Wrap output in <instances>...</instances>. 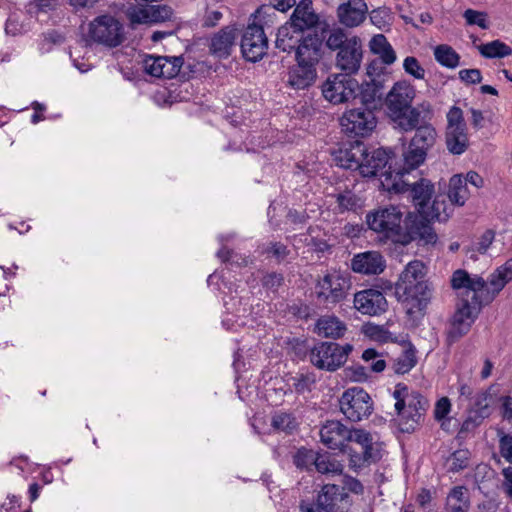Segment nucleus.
Returning <instances> with one entry per match:
<instances>
[{
  "instance_id": "nucleus-26",
  "label": "nucleus",
  "mask_w": 512,
  "mask_h": 512,
  "mask_svg": "<svg viewBox=\"0 0 512 512\" xmlns=\"http://www.w3.org/2000/svg\"><path fill=\"white\" fill-rule=\"evenodd\" d=\"M319 18L314 12L312 3L308 0L301 1L294 9L290 20L296 30L304 33L305 30L311 29L317 25Z\"/></svg>"
},
{
  "instance_id": "nucleus-22",
  "label": "nucleus",
  "mask_w": 512,
  "mask_h": 512,
  "mask_svg": "<svg viewBox=\"0 0 512 512\" xmlns=\"http://www.w3.org/2000/svg\"><path fill=\"white\" fill-rule=\"evenodd\" d=\"M368 6L364 0H348L337 8L339 22L348 28L361 25L366 19Z\"/></svg>"
},
{
  "instance_id": "nucleus-11",
  "label": "nucleus",
  "mask_w": 512,
  "mask_h": 512,
  "mask_svg": "<svg viewBox=\"0 0 512 512\" xmlns=\"http://www.w3.org/2000/svg\"><path fill=\"white\" fill-rule=\"evenodd\" d=\"M89 36L94 42L107 47H116L124 40V28L113 16L102 15L90 23Z\"/></svg>"
},
{
  "instance_id": "nucleus-20",
  "label": "nucleus",
  "mask_w": 512,
  "mask_h": 512,
  "mask_svg": "<svg viewBox=\"0 0 512 512\" xmlns=\"http://www.w3.org/2000/svg\"><path fill=\"white\" fill-rule=\"evenodd\" d=\"M348 494L343 487L326 484L317 497V504L326 512H344L348 504Z\"/></svg>"
},
{
  "instance_id": "nucleus-3",
  "label": "nucleus",
  "mask_w": 512,
  "mask_h": 512,
  "mask_svg": "<svg viewBox=\"0 0 512 512\" xmlns=\"http://www.w3.org/2000/svg\"><path fill=\"white\" fill-rule=\"evenodd\" d=\"M415 89L407 81L396 82L385 98L387 116L393 129H410L419 121V114L429 112L430 104L412 106Z\"/></svg>"
},
{
  "instance_id": "nucleus-59",
  "label": "nucleus",
  "mask_w": 512,
  "mask_h": 512,
  "mask_svg": "<svg viewBox=\"0 0 512 512\" xmlns=\"http://www.w3.org/2000/svg\"><path fill=\"white\" fill-rule=\"evenodd\" d=\"M57 0H35L34 3L29 4V11L33 12H48L57 7Z\"/></svg>"
},
{
  "instance_id": "nucleus-62",
  "label": "nucleus",
  "mask_w": 512,
  "mask_h": 512,
  "mask_svg": "<svg viewBox=\"0 0 512 512\" xmlns=\"http://www.w3.org/2000/svg\"><path fill=\"white\" fill-rule=\"evenodd\" d=\"M222 12L218 11V10H212V11H207L205 17H204V20H203V26L205 27H208V28H212L214 26H216L219 21L222 19Z\"/></svg>"
},
{
  "instance_id": "nucleus-33",
  "label": "nucleus",
  "mask_w": 512,
  "mask_h": 512,
  "mask_svg": "<svg viewBox=\"0 0 512 512\" xmlns=\"http://www.w3.org/2000/svg\"><path fill=\"white\" fill-rule=\"evenodd\" d=\"M467 129L446 130V146L450 153L460 155L466 151L469 145Z\"/></svg>"
},
{
  "instance_id": "nucleus-10",
  "label": "nucleus",
  "mask_w": 512,
  "mask_h": 512,
  "mask_svg": "<svg viewBox=\"0 0 512 512\" xmlns=\"http://www.w3.org/2000/svg\"><path fill=\"white\" fill-rule=\"evenodd\" d=\"M376 125L374 112L364 107L349 109L340 118L342 131L350 137H366L372 133Z\"/></svg>"
},
{
  "instance_id": "nucleus-39",
  "label": "nucleus",
  "mask_w": 512,
  "mask_h": 512,
  "mask_svg": "<svg viewBox=\"0 0 512 512\" xmlns=\"http://www.w3.org/2000/svg\"><path fill=\"white\" fill-rule=\"evenodd\" d=\"M436 61L447 68H456L459 65V54L449 45H438L434 49Z\"/></svg>"
},
{
  "instance_id": "nucleus-45",
  "label": "nucleus",
  "mask_w": 512,
  "mask_h": 512,
  "mask_svg": "<svg viewBox=\"0 0 512 512\" xmlns=\"http://www.w3.org/2000/svg\"><path fill=\"white\" fill-rule=\"evenodd\" d=\"M349 38L341 28H336L328 33L325 44L332 51H340L348 43Z\"/></svg>"
},
{
  "instance_id": "nucleus-23",
  "label": "nucleus",
  "mask_w": 512,
  "mask_h": 512,
  "mask_svg": "<svg viewBox=\"0 0 512 512\" xmlns=\"http://www.w3.org/2000/svg\"><path fill=\"white\" fill-rule=\"evenodd\" d=\"M385 259L378 251H367L353 257L351 267L354 272L375 275L384 271Z\"/></svg>"
},
{
  "instance_id": "nucleus-48",
  "label": "nucleus",
  "mask_w": 512,
  "mask_h": 512,
  "mask_svg": "<svg viewBox=\"0 0 512 512\" xmlns=\"http://www.w3.org/2000/svg\"><path fill=\"white\" fill-rule=\"evenodd\" d=\"M463 17L468 25H477L482 29L489 27L487 13L473 9L465 10Z\"/></svg>"
},
{
  "instance_id": "nucleus-9",
  "label": "nucleus",
  "mask_w": 512,
  "mask_h": 512,
  "mask_svg": "<svg viewBox=\"0 0 512 512\" xmlns=\"http://www.w3.org/2000/svg\"><path fill=\"white\" fill-rule=\"evenodd\" d=\"M340 410L344 416L353 422L368 417L373 410V401L370 395L362 388L347 389L339 400Z\"/></svg>"
},
{
  "instance_id": "nucleus-30",
  "label": "nucleus",
  "mask_w": 512,
  "mask_h": 512,
  "mask_svg": "<svg viewBox=\"0 0 512 512\" xmlns=\"http://www.w3.org/2000/svg\"><path fill=\"white\" fill-rule=\"evenodd\" d=\"M236 39L235 29L227 26L215 34L210 43V52L219 57H228Z\"/></svg>"
},
{
  "instance_id": "nucleus-5",
  "label": "nucleus",
  "mask_w": 512,
  "mask_h": 512,
  "mask_svg": "<svg viewBox=\"0 0 512 512\" xmlns=\"http://www.w3.org/2000/svg\"><path fill=\"white\" fill-rule=\"evenodd\" d=\"M396 400L398 426L402 432H412L423 421L428 401L419 392L409 390L403 384H397L393 392Z\"/></svg>"
},
{
  "instance_id": "nucleus-41",
  "label": "nucleus",
  "mask_w": 512,
  "mask_h": 512,
  "mask_svg": "<svg viewBox=\"0 0 512 512\" xmlns=\"http://www.w3.org/2000/svg\"><path fill=\"white\" fill-rule=\"evenodd\" d=\"M271 425L275 430L292 433L298 427L296 418L287 412H276L272 416Z\"/></svg>"
},
{
  "instance_id": "nucleus-60",
  "label": "nucleus",
  "mask_w": 512,
  "mask_h": 512,
  "mask_svg": "<svg viewBox=\"0 0 512 512\" xmlns=\"http://www.w3.org/2000/svg\"><path fill=\"white\" fill-rule=\"evenodd\" d=\"M337 202L341 211L353 209L357 204V198L351 192L338 194Z\"/></svg>"
},
{
  "instance_id": "nucleus-51",
  "label": "nucleus",
  "mask_w": 512,
  "mask_h": 512,
  "mask_svg": "<svg viewBox=\"0 0 512 512\" xmlns=\"http://www.w3.org/2000/svg\"><path fill=\"white\" fill-rule=\"evenodd\" d=\"M403 68L407 74L413 76L416 79H424L425 77L424 68L413 56H408L404 59Z\"/></svg>"
},
{
  "instance_id": "nucleus-27",
  "label": "nucleus",
  "mask_w": 512,
  "mask_h": 512,
  "mask_svg": "<svg viewBox=\"0 0 512 512\" xmlns=\"http://www.w3.org/2000/svg\"><path fill=\"white\" fill-rule=\"evenodd\" d=\"M317 77V70L310 65L296 63L289 68L287 84L295 89L302 90L311 86Z\"/></svg>"
},
{
  "instance_id": "nucleus-17",
  "label": "nucleus",
  "mask_w": 512,
  "mask_h": 512,
  "mask_svg": "<svg viewBox=\"0 0 512 512\" xmlns=\"http://www.w3.org/2000/svg\"><path fill=\"white\" fill-rule=\"evenodd\" d=\"M183 65L181 57L147 56L143 61L144 71L158 78L175 77Z\"/></svg>"
},
{
  "instance_id": "nucleus-32",
  "label": "nucleus",
  "mask_w": 512,
  "mask_h": 512,
  "mask_svg": "<svg viewBox=\"0 0 512 512\" xmlns=\"http://www.w3.org/2000/svg\"><path fill=\"white\" fill-rule=\"evenodd\" d=\"M411 187L412 197L415 205L419 207V213L425 211V207L434 193V185L427 179H421Z\"/></svg>"
},
{
  "instance_id": "nucleus-35",
  "label": "nucleus",
  "mask_w": 512,
  "mask_h": 512,
  "mask_svg": "<svg viewBox=\"0 0 512 512\" xmlns=\"http://www.w3.org/2000/svg\"><path fill=\"white\" fill-rule=\"evenodd\" d=\"M370 49L374 54L379 55L382 62L391 65L396 60V53L392 46L382 34L375 35L370 41Z\"/></svg>"
},
{
  "instance_id": "nucleus-63",
  "label": "nucleus",
  "mask_w": 512,
  "mask_h": 512,
  "mask_svg": "<svg viewBox=\"0 0 512 512\" xmlns=\"http://www.w3.org/2000/svg\"><path fill=\"white\" fill-rule=\"evenodd\" d=\"M314 459L312 452L299 450L295 456L294 462L298 467H304L309 462H314Z\"/></svg>"
},
{
  "instance_id": "nucleus-31",
  "label": "nucleus",
  "mask_w": 512,
  "mask_h": 512,
  "mask_svg": "<svg viewBox=\"0 0 512 512\" xmlns=\"http://www.w3.org/2000/svg\"><path fill=\"white\" fill-rule=\"evenodd\" d=\"M304 38L301 31L296 30L293 25L286 22L278 29L275 44L278 49L290 53Z\"/></svg>"
},
{
  "instance_id": "nucleus-55",
  "label": "nucleus",
  "mask_w": 512,
  "mask_h": 512,
  "mask_svg": "<svg viewBox=\"0 0 512 512\" xmlns=\"http://www.w3.org/2000/svg\"><path fill=\"white\" fill-rule=\"evenodd\" d=\"M459 78L466 84H477L482 81L481 71L479 69H462L458 73Z\"/></svg>"
},
{
  "instance_id": "nucleus-46",
  "label": "nucleus",
  "mask_w": 512,
  "mask_h": 512,
  "mask_svg": "<svg viewBox=\"0 0 512 512\" xmlns=\"http://www.w3.org/2000/svg\"><path fill=\"white\" fill-rule=\"evenodd\" d=\"M470 453L466 449L456 450L447 460L449 470L458 472L468 466Z\"/></svg>"
},
{
  "instance_id": "nucleus-16",
  "label": "nucleus",
  "mask_w": 512,
  "mask_h": 512,
  "mask_svg": "<svg viewBox=\"0 0 512 512\" xmlns=\"http://www.w3.org/2000/svg\"><path fill=\"white\" fill-rule=\"evenodd\" d=\"M363 57L362 43L357 36H351L348 43L336 55V66L351 75L360 69Z\"/></svg>"
},
{
  "instance_id": "nucleus-7",
  "label": "nucleus",
  "mask_w": 512,
  "mask_h": 512,
  "mask_svg": "<svg viewBox=\"0 0 512 512\" xmlns=\"http://www.w3.org/2000/svg\"><path fill=\"white\" fill-rule=\"evenodd\" d=\"M346 452L350 456V465L354 468H361L377 461L380 452L372 435L362 429L349 431Z\"/></svg>"
},
{
  "instance_id": "nucleus-44",
  "label": "nucleus",
  "mask_w": 512,
  "mask_h": 512,
  "mask_svg": "<svg viewBox=\"0 0 512 512\" xmlns=\"http://www.w3.org/2000/svg\"><path fill=\"white\" fill-rule=\"evenodd\" d=\"M492 396L488 390L480 391L475 396L474 413L482 418H486L490 414V404Z\"/></svg>"
},
{
  "instance_id": "nucleus-13",
  "label": "nucleus",
  "mask_w": 512,
  "mask_h": 512,
  "mask_svg": "<svg viewBox=\"0 0 512 512\" xmlns=\"http://www.w3.org/2000/svg\"><path fill=\"white\" fill-rule=\"evenodd\" d=\"M351 288L350 279L340 273H328L316 285V295L324 304H336L342 301Z\"/></svg>"
},
{
  "instance_id": "nucleus-47",
  "label": "nucleus",
  "mask_w": 512,
  "mask_h": 512,
  "mask_svg": "<svg viewBox=\"0 0 512 512\" xmlns=\"http://www.w3.org/2000/svg\"><path fill=\"white\" fill-rule=\"evenodd\" d=\"M362 359L366 362H372L370 369L373 372L380 373L386 368V362L373 348H368L362 353Z\"/></svg>"
},
{
  "instance_id": "nucleus-8",
  "label": "nucleus",
  "mask_w": 512,
  "mask_h": 512,
  "mask_svg": "<svg viewBox=\"0 0 512 512\" xmlns=\"http://www.w3.org/2000/svg\"><path fill=\"white\" fill-rule=\"evenodd\" d=\"M352 350L350 344L319 342L311 349L309 358L318 369L334 372L345 364Z\"/></svg>"
},
{
  "instance_id": "nucleus-38",
  "label": "nucleus",
  "mask_w": 512,
  "mask_h": 512,
  "mask_svg": "<svg viewBox=\"0 0 512 512\" xmlns=\"http://www.w3.org/2000/svg\"><path fill=\"white\" fill-rule=\"evenodd\" d=\"M478 51L485 58H504L512 54V48L500 40H493L478 46Z\"/></svg>"
},
{
  "instance_id": "nucleus-61",
  "label": "nucleus",
  "mask_w": 512,
  "mask_h": 512,
  "mask_svg": "<svg viewBox=\"0 0 512 512\" xmlns=\"http://www.w3.org/2000/svg\"><path fill=\"white\" fill-rule=\"evenodd\" d=\"M494 237L495 233L492 230L485 231L476 244V250L481 254L486 253L492 244Z\"/></svg>"
},
{
  "instance_id": "nucleus-52",
  "label": "nucleus",
  "mask_w": 512,
  "mask_h": 512,
  "mask_svg": "<svg viewBox=\"0 0 512 512\" xmlns=\"http://www.w3.org/2000/svg\"><path fill=\"white\" fill-rule=\"evenodd\" d=\"M314 464L320 473H340V464L331 462L327 457L319 456L314 459Z\"/></svg>"
},
{
  "instance_id": "nucleus-36",
  "label": "nucleus",
  "mask_w": 512,
  "mask_h": 512,
  "mask_svg": "<svg viewBox=\"0 0 512 512\" xmlns=\"http://www.w3.org/2000/svg\"><path fill=\"white\" fill-rule=\"evenodd\" d=\"M452 204L447 203L444 197L437 196L431 207L428 205L425 207V211H421L420 214L425 218L435 219L439 222H444L448 220L452 213Z\"/></svg>"
},
{
  "instance_id": "nucleus-58",
  "label": "nucleus",
  "mask_w": 512,
  "mask_h": 512,
  "mask_svg": "<svg viewBox=\"0 0 512 512\" xmlns=\"http://www.w3.org/2000/svg\"><path fill=\"white\" fill-rule=\"evenodd\" d=\"M283 276L279 273L272 272L266 274L262 278V285L263 287L270 289V290H277L283 283Z\"/></svg>"
},
{
  "instance_id": "nucleus-18",
  "label": "nucleus",
  "mask_w": 512,
  "mask_h": 512,
  "mask_svg": "<svg viewBox=\"0 0 512 512\" xmlns=\"http://www.w3.org/2000/svg\"><path fill=\"white\" fill-rule=\"evenodd\" d=\"M349 429L340 421L330 420L322 425L319 435L321 442L332 450L346 452Z\"/></svg>"
},
{
  "instance_id": "nucleus-57",
  "label": "nucleus",
  "mask_w": 512,
  "mask_h": 512,
  "mask_svg": "<svg viewBox=\"0 0 512 512\" xmlns=\"http://www.w3.org/2000/svg\"><path fill=\"white\" fill-rule=\"evenodd\" d=\"M451 410V402L447 397H442L439 399L434 408V417L436 420L444 419Z\"/></svg>"
},
{
  "instance_id": "nucleus-34",
  "label": "nucleus",
  "mask_w": 512,
  "mask_h": 512,
  "mask_svg": "<svg viewBox=\"0 0 512 512\" xmlns=\"http://www.w3.org/2000/svg\"><path fill=\"white\" fill-rule=\"evenodd\" d=\"M468 509L467 489L463 486L454 487L446 499V512H467Z\"/></svg>"
},
{
  "instance_id": "nucleus-56",
  "label": "nucleus",
  "mask_w": 512,
  "mask_h": 512,
  "mask_svg": "<svg viewBox=\"0 0 512 512\" xmlns=\"http://www.w3.org/2000/svg\"><path fill=\"white\" fill-rule=\"evenodd\" d=\"M499 449L502 457L512 464V435L504 434L499 440Z\"/></svg>"
},
{
  "instance_id": "nucleus-37",
  "label": "nucleus",
  "mask_w": 512,
  "mask_h": 512,
  "mask_svg": "<svg viewBox=\"0 0 512 512\" xmlns=\"http://www.w3.org/2000/svg\"><path fill=\"white\" fill-rule=\"evenodd\" d=\"M469 190L462 175H454L449 181L448 198L451 204L462 206L469 197Z\"/></svg>"
},
{
  "instance_id": "nucleus-6",
  "label": "nucleus",
  "mask_w": 512,
  "mask_h": 512,
  "mask_svg": "<svg viewBox=\"0 0 512 512\" xmlns=\"http://www.w3.org/2000/svg\"><path fill=\"white\" fill-rule=\"evenodd\" d=\"M403 217L404 213L398 206L389 205L367 213L366 223L381 240L400 244L405 225Z\"/></svg>"
},
{
  "instance_id": "nucleus-12",
  "label": "nucleus",
  "mask_w": 512,
  "mask_h": 512,
  "mask_svg": "<svg viewBox=\"0 0 512 512\" xmlns=\"http://www.w3.org/2000/svg\"><path fill=\"white\" fill-rule=\"evenodd\" d=\"M438 236L430 224V221L423 215L409 213L405 217L404 231L401 238V245H408L417 241L419 245H434Z\"/></svg>"
},
{
  "instance_id": "nucleus-14",
  "label": "nucleus",
  "mask_w": 512,
  "mask_h": 512,
  "mask_svg": "<svg viewBox=\"0 0 512 512\" xmlns=\"http://www.w3.org/2000/svg\"><path fill=\"white\" fill-rule=\"evenodd\" d=\"M358 83L348 74H336L329 76L322 85L324 98L333 103L340 104L354 99Z\"/></svg>"
},
{
  "instance_id": "nucleus-24",
  "label": "nucleus",
  "mask_w": 512,
  "mask_h": 512,
  "mask_svg": "<svg viewBox=\"0 0 512 512\" xmlns=\"http://www.w3.org/2000/svg\"><path fill=\"white\" fill-rule=\"evenodd\" d=\"M294 50L297 63L316 68L321 59V42L317 35H307Z\"/></svg>"
},
{
  "instance_id": "nucleus-42",
  "label": "nucleus",
  "mask_w": 512,
  "mask_h": 512,
  "mask_svg": "<svg viewBox=\"0 0 512 512\" xmlns=\"http://www.w3.org/2000/svg\"><path fill=\"white\" fill-rule=\"evenodd\" d=\"M254 22L262 27H270L277 22V11L270 4H264L260 6L253 14Z\"/></svg>"
},
{
  "instance_id": "nucleus-40",
  "label": "nucleus",
  "mask_w": 512,
  "mask_h": 512,
  "mask_svg": "<svg viewBox=\"0 0 512 512\" xmlns=\"http://www.w3.org/2000/svg\"><path fill=\"white\" fill-rule=\"evenodd\" d=\"M415 351L408 348L393 360L392 370L396 374L408 373L416 365Z\"/></svg>"
},
{
  "instance_id": "nucleus-25",
  "label": "nucleus",
  "mask_w": 512,
  "mask_h": 512,
  "mask_svg": "<svg viewBox=\"0 0 512 512\" xmlns=\"http://www.w3.org/2000/svg\"><path fill=\"white\" fill-rule=\"evenodd\" d=\"M361 158L358 170L363 177L376 176L379 171L387 166L389 161L387 152L381 148L370 153L365 149L364 155Z\"/></svg>"
},
{
  "instance_id": "nucleus-2",
  "label": "nucleus",
  "mask_w": 512,
  "mask_h": 512,
  "mask_svg": "<svg viewBox=\"0 0 512 512\" xmlns=\"http://www.w3.org/2000/svg\"><path fill=\"white\" fill-rule=\"evenodd\" d=\"M426 267L420 260L409 262L395 284V296L410 317L424 316L433 296L425 280Z\"/></svg>"
},
{
  "instance_id": "nucleus-4",
  "label": "nucleus",
  "mask_w": 512,
  "mask_h": 512,
  "mask_svg": "<svg viewBox=\"0 0 512 512\" xmlns=\"http://www.w3.org/2000/svg\"><path fill=\"white\" fill-rule=\"evenodd\" d=\"M431 108L429 112L419 114V121L410 129H396L401 133L414 131L413 137L408 143L407 149L403 152V167L396 174L404 176L411 170L418 168L426 160L428 152L433 148L437 140V132L430 123Z\"/></svg>"
},
{
  "instance_id": "nucleus-43",
  "label": "nucleus",
  "mask_w": 512,
  "mask_h": 512,
  "mask_svg": "<svg viewBox=\"0 0 512 512\" xmlns=\"http://www.w3.org/2000/svg\"><path fill=\"white\" fill-rule=\"evenodd\" d=\"M382 90L383 85L380 81L372 80L365 83L360 91L361 102L365 105L374 103L376 99L381 98Z\"/></svg>"
},
{
  "instance_id": "nucleus-15",
  "label": "nucleus",
  "mask_w": 512,
  "mask_h": 512,
  "mask_svg": "<svg viewBox=\"0 0 512 512\" xmlns=\"http://www.w3.org/2000/svg\"><path fill=\"white\" fill-rule=\"evenodd\" d=\"M268 48V39L263 28L255 22L249 24L241 39V51L244 58L257 62L263 58Z\"/></svg>"
},
{
  "instance_id": "nucleus-19",
  "label": "nucleus",
  "mask_w": 512,
  "mask_h": 512,
  "mask_svg": "<svg viewBox=\"0 0 512 512\" xmlns=\"http://www.w3.org/2000/svg\"><path fill=\"white\" fill-rule=\"evenodd\" d=\"M354 307L362 314L375 316L386 311L387 300L379 290H362L354 295Z\"/></svg>"
},
{
  "instance_id": "nucleus-21",
  "label": "nucleus",
  "mask_w": 512,
  "mask_h": 512,
  "mask_svg": "<svg viewBox=\"0 0 512 512\" xmlns=\"http://www.w3.org/2000/svg\"><path fill=\"white\" fill-rule=\"evenodd\" d=\"M171 16L172 9L167 5H146L129 11L131 22L138 24H157L169 20Z\"/></svg>"
},
{
  "instance_id": "nucleus-29",
  "label": "nucleus",
  "mask_w": 512,
  "mask_h": 512,
  "mask_svg": "<svg viewBox=\"0 0 512 512\" xmlns=\"http://www.w3.org/2000/svg\"><path fill=\"white\" fill-rule=\"evenodd\" d=\"M364 152L365 146L362 143L356 142L349 147L339 148L334 153V160L340 167L358 170V164H360Z\"/></svg>"
},
{
  "instance_id": "nucleus-49",
  "label": "nucleus",
  "mask_w": 512,
  "mask_h": 512,
  "mask_svg": "<svg viewBox=\"0 0 512 512\" xmlns=\"http://www.w3.org/2000/svg\"><path fill=\"white\" fill-rule=\"evenodd\" d=\"M467 129L463 118V112L459 107L453 106L447 113V128L446 130L453 129Z\"/></svg>"
},
{
  "instance_id": "nucleus-1",
  "label": "nucleus",
  "mask_w": 512,
  "mask_h": 512,
  "mask_svg": "<svg viewBox=\"0 0 512 512\" xmlns=\"http://www.w3.org/2000/svg\"><path fill=\"white\" fill-rule=\"evenodd\" d=\"M511 280L512 268L509 265L491 274L488 281L461 269L453 273L451 286L457 290L459 300L447 330L448 344L468 333L481 307L490 304Z\"/></svg>"
},
{
  "instance_id": "nucleus-64",
  "label": "nucleus",
  "mask_w": 512,
  "mask_h": 512,
  "mask_svg": "<svg viewBox=\"0 0 512 512\" xmlns=\"http://www.w3.org/2000/svg\"><path fill=\"white\" fill-rule=\"evenodd\" d=\"M502 475L504 477L503 489L506 494L512 498V467L504 468L502 470Z\"/></svg>"
},
{
  "instance_id": "nucleus-54",
  "label": "nucleus",
  "mask_w": 512,
  "mask_h": 512,
  "mask_svg": "<svg viewBox=\"0 0 512 512\" xmlns=\"http://www.w3.org/2000/svg\"><path fill=\"white\" fill-rule=\"evenodd\" d=\"M484 418L478 415L468 416L461 425L459 435L461 437L466 436L468 433L473 432L482 422Z\"/></svg>"
},
{
  "instance_id": "nucleus-28",
  "label": "nucleus",
  "mask_w": 512,
  "mask_h": 512,
  "mask_svg": "<svg viewBox=\"0 0 512 512\" xmlns=\"http://www.w3.org/2000/svg\"><path fill=\"white\" fill-rule=\"evenodd\" d=\"M347 331L346 324L334 315L320 317L315 324V332L323 338H342Z\"/></svg>"
},
{
  "instance_id": "nucleus-53",
  "label": "nucleus",
  "mask_w": 512,
  "mask_h": 512,
  "mask_svg": "<svg viewBox=\"0 0 512 512\" xmlns=\"http://www.w3.org/2000/svg\"><path fill=\"white\" fill-rule=\"evenodd\" d=\"M363 329L367 336L376 341H386L389 337L388 331L378 325L366 324Z\"/></svg>"
},
{
  "instance_id": "nucleus-50",
  "label": "nucleus",
  "mask_w": 512,
  "mask_h": 512,
  "mask_svg": "<svg viewBox=\"0 0 512 512\" xmlns=\"http://www.w3.org/2000/svg\"><path fill=\"white\" fill-rule=\"evenodd\" d=\"M262 254H272L277 261L284 260L289 255V250L281 242H270L267 245L262 246Z\"/></svg>"
}]
</instances>
